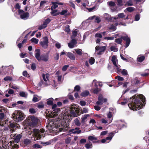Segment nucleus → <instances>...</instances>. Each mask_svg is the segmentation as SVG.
<instances>
[{
  "label": "nucleus",
  "instance_id": "f257e3e1",
  "mask_svg": "<svg viewBox=\"0 0 149 149\" xmlns=\"http://www.w3.org/2000/svg\"><path fill=\"white\" fill-rule=\"evenodd\" d=\"M71 111H70V114H68V112L63 113L60 115L59 119L62 121L60 123L59 125L61 127L59 128L60 132L67 130L68 129V121L70 120V115L73 116H76L77 113L79 111V106L76 104H72L70 107Z\"/></svg>",
  "mask_w": 149,
  "mask_h": 149
},
{
  "label": "nucleus",
  "instance_id": "f03ea898",
  "mask_svg": "<svg viewBox=\"0 0 149 149\" xmlns=\"http://www.w3.org/2000/svg\"><path fill=\"white\" fill-rule=\"evenodd\" d=\"M132 103L128 106L130 109L137 110L141 109L143 105L142 102L145 103V98L142 95H136L132 97Z\"/></svg>",
  "mask_w": 149,
  "mask_h": 149
},
{
  "label": "nucleus",
  "instance_id": "7ed1b4c3",
  "mask_svg": "<svg viewBox=\"0 0 149 149\" xmlns=\"http://www.w3.org/2000/svg\"><path fill=\"white\" fill-rule=\"evenodd\" d=\"M35 52V57L39 61H43L46 62L48 61L49 59L48 56L47 55L40 56V50L39 49H36Z\"/></svg>",
  "mask_w": 149,
  "mask_h": 149
},
{
  "label": "nucleus",
  "instance_id": "20e7f679",
  "mask_svg": "<svg viewBox=\"0 0 149 149\" xmlns=\"http://www.w3.org/2000/svg\"><path fill=\"white\" fill-rule=\"evenodd\" d=\"M44 132L45 130L43 129L40 130L36 129H33V136L34 138V140H38L40 139Z\"/></svg>",
  "mask_w": 149,
  "mask_h": 149
},
{
  "label": "nucleus",
  "instance_id": "39448f33",
  "mask_svg": "<svg viewBox=\"0 0 149 149\" xmlns=\"http://www.w3.org/2000/svg\"><path fill=\"white\" fill-rule=\"evenodd\" d=\"M13 119L16 120L17 122L21 121L24 118V114L19 111H15L13 115Z\"/></svg>",
  "mask_w": 149,
  "mask_h": 149
},
{
  "label": "nucleus",
  "instance_id": "423d86ee",
  "mask_svg": "<svg viewBox=\"0 0 149 149\" xmlns=\"http://www.w3.org/2000/svg\"><path fill=\"white\" fill-rule=\"evenodd\" d=\"M49 74H43L42 75V78L44 81H41L39 83V86H46L49 84Z\"/></svg>",
  "mask_w": 149,
  "mask_h": 149
},
{
  "label": "nucleus",
  "instance_id": "0eeeda50",
  "mask_svg": "<svg viewBox=\"0 0 149 149\" xmlns=\"http://www.w3.org/2000/svg\"><path fill=\"white\" fill-rule=\"evenodd\" d=\"M27 120L28 123L32 126L36 125L38 121V118L33 116H29L27 118Z\"/></svg>",
  "mask_w": 149,
  "mask_h": 149
},
{
  "label": "nucleus",
  "instance_id": "6e6552de",
  "mask_svg": "<svg viewBox=\"0 0 149 149\" xmlns=\"http://www.w3.org/2000/svg\"><path fill=\"white\" fill-rule=\"evenodd\" d=\"M18 12L21 19L25 20L29 18V14L28 13L24 12L23 10L20 9L18 10Z\"/></svg>",
  "mask_w": 149,
  "mask_h": 149
},
{
  "label": "nucleus",
  "instance_id": "1a4fd4ad",
  "mask_svg": "<svg viewBox=\"0 0 149 149\" xmlns=\"http://www.w3.org/2000/svg\"><path fill=\"white\" fill-rule=\"evenodd\" d=\"M48 39L46 36L44 37L42 40L41 41L40 44L41 47L44 48L46 49L48 46Z\"/></svg>",
  "mask_w": 149,
  "mask_h": 149
},
{
  "label": "nucleus",
  "instance_id": "9d476101",
  "mask_svg": "<svg viewBox=\"0 0 149 149\" xmlns=\"http://www.w3.org/2000/svg\"><path fill=\"white\" fill-rule=\"evenodd\" d=\"M105 49V46H97L95 47L96 52L98 55L102 54V53L104 52Z\"/></svg>",
  "mask_w": 149,
  "mask_h": 149
},
{
  "label": "nucleus",
  "instance_id": "9b49d317",
  "mask_svg": "<svg viewBox=\"0 0 149 149\" xmlns=\"http://www.w3.org/2000/svg\"><path fill=\"white\" fill-rule=\"evenodd\" d=\"M107 99L103 98L102 96L100 95L99 96L98 100L96 102V104L98 105H101L103 104V102H106L107 101Z\"/></svg>",
  "mask_w": 149,
  "mask_h": 149
},
{
  "label": "nucleus",
  "instance_id": "f8f14e48",
  "mask_svg": "<svg viewBox=\"0 0 149 149\" xmlns=\"http://www.w3.org/2000/svg\"><path fill=\"white\" fill-rule=\"evenodd\" d=\"M81 130L79 127H76L75 129H71L69 130V132L72 134H79L81 133Z\"/></svg>",
  "mask_w": 149,
  "mask_h": 149
},
{
  "label": "nucleus",
  "instance_id": "ddd939ff",
  "mask_svg": "<svg viewBox=\"0 0 149 149\" xmlns=\"http://www.w3.org/2000/svg\"><path fill=\"white\" fill-rule=\"evenodd\" d=\"M122 38L123 40L126 41L125 46L126 47H127L129 46L130 42V38L128 37L127 35H125Z\"/></svg>",
  "mask_w": 149,
  "mask_h": 149
},
{
  "label": "nucleus",
  "instance_id": "4468645a",
  "mask_svg": "<svg viewBox=\"0 0 149 149\" xmlns=\"http://www.w3.org/2000/svg\"><path fill=\"white\" fill-rule=\"evenodd\" d=\"M77 43L76 40L73 39L71 42L68 44V47L70 48H72L74 47L75 45Z\"/></svg>",
  "mask_w": 149,
  "mask_h": 149
},
{
  "label": "nucleus",
  "instance_id": "2eb2a0df",
  "mask_svg": "<svg viewBox=\"0 0 149 149\" xmlns=\"http://www.w3.org/2000/svg\"><path fill=\"white\" fill-rule=\"evenodd\" d=\"M52 110V114L53 117H54L57 115L58 113H59L60 111V109L59 108L55 109Z\"/></svg>",
  "mask_w": 149,
  "mask_h": 149
},
{
  "label": "nucleus",
  "instance_id": "dca6fc26",
  "mask_svg": "<svg viewBox=\"0 0 149 149\" xmlns=\"http://www.w3.org/2000/svg\"><path fill=\"white\" fill-rule=\"evenodd\" d=\"M103 17L105 19L108 21H111L112 18L114 19V17H111L110 15L107 13H105L103 15Z\"/></svg>",
  "mask_w": 149,
  "mask_h": 149
},
{
  "label": "nucleus",
  "instance_id": "f3484780",
  "mask_svg": "<svg viewBox=\"0 0 149 149\" xmlns=\"http://www.w3.org/2000/svg\"><path fill=\"white\" fill-rule=\"evenodd\" d=\"M49 120H51L50 122H49L48 125L49 126H50V127H52V129H50L51 130H52L53 131H55V129L56 128L55 127L54 128V127H55V125L56 124L55 123H54V121L52 120V119H50Z\"/></svg>",
  "mask_w": 149,
  "mask_h": 149
},
{
  "label": "nucleus",
  "instance_id": "a211bd4d",
  "mask_svg": "<svg viewBox=\"0 0 149 149\" xmlns=\"http://www.w3.org/2000/svg\"><path fill=\"white\" fill-rule=\"evenodd\" d=\"M111 61L114 66L118 64V60L117 59V57L116 56H114L112 57Z\"/></svg>",
  "mask_w": 149,
  "mask_h": 149
},
{
  "label": "nucleus",
  "instance_id": "6ab92c4d",
  "mask_svg": "<svg viewBox=\"0 0 149 149\" xmlns=\"http://www.w3.org/2000/svg\"><path fill=\"white\" fill-rule=\"evenodd\" d=\"M41 99V97L38 96L36 95H34L33 98L32 99V101L33 102H35L38 101L39 100H40Z\"/></svg>",
  "mask_w": 149,
  "mask_h": 149
},
{
  "label": "nucleus",
  "instance_id": "aec40b11",
  "mask_svg": "<svg viewBox=\"0 0 149 149\" xmlns=\"http://www.w3.org/2000/svg\"><path fill=\"white\" fill-rule=\"evenodd\" d=\"M7 72L6 69V66H2L0 68V74H6Z\"/></svg>",
  "mask_w": 149,
  "mask_h": 149
},
{
  "label": "nucleus",
  "instance_id": "412c9836",
  "mask_svg": "<svg viewBox=\"0 0 149 149\" xmlns=\"http://www.w3.org/2000/svg\"><path fill=\"white\" fill-rule=\"evenodd\" d=\"M14 136V141L15 142L18 143L20 139L22 137V136L21 134H19L15 136Z\"/></svg>",
  "mask_w": 149,
  "mask_h": 149
},
{
  "label": "nucleus",
  "instance_id": "4be33fe9",
  "mask_svg": "<svg viewBox=\"0 0 149 149\" xmlns=\"http://www.w3.org/2000/svg\"><path fill=\"white\" fill-rule=\"evenodd\" d=\"M67 56L71 60H74L75 59V57L74 55L71 52H68L67 54Z\"/></svg>",
  "mask_w": 149,
  "mask_h": 149
},
{
  "label": "nucleus",
  "instance_id": "5701e85b",
  "mask_svg": "<svg viewBox=\"0 0 149 149\" xmlns=\"http://www.w3.org/2000/svg\"><path fill=\"white\" fill-rule=\"evenodd\" d=\"M119 34H116L114 36H112V37H106L104 38L105 40H112L114 39L115 37L117 38V37H119Z\"/></svg>",
  "mask_w": 149,
  "mask_h": 149
},
{
  "label": "nucleus",
  "instance_id": "b1692460",
  "mask_svg": "<svg viewBox=\"0 0 149 149\" xmlns=\"http://www.w3.org/2000/svg\"><path fill=\"white\" fill-rule=\"evenodd\" d=\"M114 67L116 70V72L118 73L121 72V69L120 68V65L117 64L114 65Z\"/></svg>",
  "mask_w": 149,
  "mask_h": 149
},
{
  "label": "nucleus",
  "instance_id": "393cba45",
  "mask_svg": "<svg viewBox=\"0 0 149 149\" xmlns=\"http://www.w3.org/2000/svg\"><path fill=\"white\" fill-rule=\"evenodd\" d=\"M89 116V114L84 115L81 118V122L84 123L86 121L88 117Z\"/></svg>",
  "mask_w": 149,
  "mask_h": 149
},
{
  "label": "nucleus",
  "instance_id": "a878e982",
  "mask_svg": "<svg viewBox=\"0 0 149 149\" xmlns=\"http://www.w3.org/2000/svg\"><path fill=\"white\" fill-rule=\"evenodd\" d=\"M123 36H121L120 38L116 39L115 40V42L118 44H121L123 38Z\"/></svg>",
  "mask_w": 149,
  "mask_h": 149
},
{
  "label": "nucleus",
  "instance_id": "bb28decb",
  "mask_svg": "<svg viewBox=\"0 0 149 149\" xmlns=\"http://www.w3.org/2000/svg\"><path fill=\"white\" fill-rule=\"evenodd\" d=\"M125 15L123 13H119L118 15V16H116L114 17V19H116L118 18H123L125 17Z\"/></svg>",
  "mask_w": 149,
  "mask_h": 149
},
{
  "label": "nucleus",
  "instance_id": "cd10ccee",
  "mask_svg": "<svg viewBox=\"0 0 149 149\" xmlns=\"http://www.w3.org/2000/svg\"><path fill=\"white\" fill-rule=\"evenodd\" d=\"M88 139L89 140L92 141L93 142H94V141L97 140V138L94 136H91L88 137Z\"/></svg>",
  "mask_w": 149,
  "mask_h": 149
},
{
  "label": "nucleus",
  "instance_id": "c85d7f7f",
  "mask_svg": "<svg viewBox=\"0 0 149 149\" xmlns=\"http://www.w3.org/2000/svg\"><path fill=\"white\" fill-rule=\"evenodd\" d=\"M89 94V92L88 91H85L81 93V95L83 97H86Z\"/></svg>",
  "mask_w": 149,
  "mask_h": 149
},
{
  "label": "nucleus",
  "instance_id": "c756f323",
  "mask_svg": "<svg viewBox=\"0 0 149 149\" xmlns=\"http://www.w3.org/2000/svg\"><path fill=\"white\" fill-rule=\"evenodd\" d=\"M54 99L52 98H50L47 100V104L49 105H51L53 103V101L54 100Z\"/></svg>",
  "mask_w": 149,
  "mask_h": 149
},
{
  "label": "nucleus",
  "instance_id": "7c9ffc66",
  "mask_svg": "<svg viewBox=\"0 0 149 149\" xmlns=\"http://www.w3.org/2000/svg\"><path fill=\"white\" fill-rule=\"evenodd\" d=\"M52 3L53 4V6L51 7L52 10L55 9L58 7L57 2H52Z\"/></svg>",
  "mask_w": 149,
  "mask_h": 149
},
{
  "label": "nucleus",
  "instance_id": "2f4dec72",
  "mask_svg": "<svg viewBox=\"0 0 149 149\" xmlns=\"http://www.w3.org/2000/svg\"><path fill=\"white\" fill-rule=\"evenodd\" d=\"M39 40L36 38H33L31 40V41L34 44H37Z\"/></svg>",
  "mask_w": 149,
  "mask_h": 149
},
{
  "label": "nucleus",
  "instance_id": "473e14b6",
  "mask_svg": "<svg viewBox=\"0 0 149 149\" xmlns=\"http://www.w3.org/2000/svg\"><path fill=\"white\" fill-rule=\"evenodd\" d=\"M23 142L24 146H25L29 144L31 142V140L29 139H25L24 140Z\"/></svg>",
  "mask_w": 149,
  "mask_h": 149
},
{
  "label": "nucleus",
  "instance_id": "72a5a7b5",
  "mask_svg": "<svg viewBox=\"0 0 149 149\" xmlns=\"http://www.w3.org/2000/svg\"><path fill=\"white\" fill-rule=\"evenodd\" d=\"M19 94L20 96L25 98L27 97L28 95L27 93H26L24 92H20Z\"/></svg>",
  "mask_w": 149,
  "mask_h": 149
},
{
  "label": "nucleus",
  "instance_id": "f704fd0d",
  "mask_svg": "<svg viewBox=\"0 0 149 149\" xmlns=\"http://www.w3.org/2000/svg\"><path fill=\"white\" fill-rule=\"evenodd\" d=\"M56 10H53L51 12V14L53 16H55L59 15V12H57Z\"/></svg>",
  "mask_w": 149,
  "mask_h": 149
},
{
  "label": "nucleus",
  "instance_id": "c9c22d12",
  "mask_svg": "<svg viewBox=\"0 0 149 149\" xmlns=\"http://www.w3.org/2000/svg\"><path fill=\"white\" fill-rule=\"evenodd\" d=\"M74 121L75 125L77 126H79L81 125L80 123L77 118H76L74 120Z\"/></svg>",
  "mask_w": 149,
  "mask_h": 149
},
{
  "label": "nucleus",
  "instance_id": "e433bc0d",
  "mask_svg": "<svg viewBox=\"0 0 149 149\" xmlns=\"http://www.w3.org/2000/svg\"><path fill=\"white\" fill-rule=\"evenodd\" d=\"M107 4L110 7L112 8L114 7L115 4L114 2L113 1H109L107 2Z\"/></svg>",
  "mask_w": 149,
  "mask_h": 149
},
{
  "label": "nucleus",
  "instance_id": "4c0bfd02",
  "mask_svg": "<svg viewBox=\"0 0 149 149\" xmlns=\"http://www.w3.org/2000/svg\"><path fill=\"white\" fill-rule=\"evenodd\" d=\"M75 51L79 55H81L83 53L82 50L81 49H75Z\"/></svg>",
  "mask_w": 149,
  "mask_h": 149
},
{
  "label": "nucleus",
  "instance_id": "58836bf2",
  "mask_svg": "<svg viewBox=\"0 0 149 149\" xmlns=\"http://www.w3.org/2000/svg\"><path fill=\"white\" fill-rule=\"evenodd\" d=\"M107 116L108 118L110 119L109 120V123H110L112 122V121L113 120L112 118H111L112 116V115L111 112H109L108 114H107Z\"/></svg>",
  "mask_w": 149,
  "mask_h": 149
},
{
  "label": "nucleus",
  "instance_id": "ea45409f",
  "mask_svg": "<svg viewBox=\"0 0 149 149\" xmlns=\"http://www.w3.org/2000/svg\"><path fill=\"white\" fill-rule=\"evenodd\" d=\"M47 25L44 22H43V24L39 26L38 29L39 30H41L45 28L47 26Z\"/></svg>",
  "mask_w": 149,
  "mask_h": 149
},
{
  "label": "nucleus",
  "instance_id": "a19ab883",
  "mask_svg": "<svg viewBox=\"0 0 149 149\" xmlns=\"http://www.w3.org/2000/svg\"><path fill=\"white\" fill-rule=\"evenodd\" d=\"M13 69V67L12 66H6V71H7V72L10 70H12Z\"/></svg>",
  "mask_w": 149,
  "mask_h": 149
},
{
  "label": "nucleus",
  "instance_id": "79ce46f5",
  "mask_svg": "<svg viewBox=\"0 0 149 149\" xmlns=\"http://www.w3.org/2000/svg\"><path fill=\"white\" fill-rule=\"evenodd\" d=\"M134 10V8L133 7H129L126 8V10L127 11L131 12L133 11Z\"/></svg>",
  "mask_w": 149,
  "mask_h": 149
},
{
  "label": "nucleus",
  "instance_id": "37998d69",
  "mask_svg": "<svg viewBox=\"0 0 149 149\" xmlns=\"http://www.w3.org/2000/svg\"><path fill=\"white\" fill-rule=\"evenodd\" d=\"M113 134L112 132L110 133L109 134L110 136L107 137L106 138V140H109L110 141L111 140V139H112V137L113 136Z\"/></svg>",
  "mask_w": 149,
  "mask_h": 149
},
{
  "label": "nucleus",
  "instance_id": "c03bdc74",
  "mask_svg": "<svg viewBox=\"0 0 149 149\" xmlns=\"http://www.w3.org/2000/svg\"><path fill=\"white\" fill-rule=\"evenodd\" d=\"M85 147L87 149L91 148L92 147V144L91 143H87L85 145Z\"/></svg>",
  "mask_w": 149,
  "mask_h": 149
},
{
  "label": "nucleus",
  "instance_id": "a18cd8bd",
  "mask_svg": "<svg viewBox=\"0 0 149 149\" xmlns=\"http://www.w3.org/2000/svg\"><path fill=\"white\" fill-rule=\"evenodd\" d=\"M110 49L111 51H113L114 52H116L118 51V49L114 46L111 47Z\"/></svg>",
  "mask_w": 149,
  "mask_h": 149
},
{
  "label": "nucleus",
  "instance_id": "49530a36",
  "mask_svg": "<svg viewBox=\"0 0 149 149\" xmlns=\"http://www.w3.org/2000/svg\"><path fill=\"white\" fill-rule=\"evenodd\" d=\"M144 56H140L138 57L137 58V60L139 62H142L144 59Z\"/></svg>",
  "mask_w": 149,
  "mask_h": 149
},
{
  "label": "nucleus",
  "instance_id": "de8ad7c7",
  "mask_svg": "<svg viewBox=\"0 0 149 149\" xmlns=\"http://www.w3.org/2000/svg\"><path fill=\"white\" fill-rule=\"evenodd\" d=\"M12 79V78L10 76H7L4 78V80L5 81H11Z\"/></svg>",
  "mask_w": 149,
  "mask_h": 149
},
{
  "label": "nucleus",
  "instance_id": "09e8293b",
  "mask_svg": "<svg viewBox=\"0 0 149 149\" xmlns=\"http://www.w3.org/2000/svg\"><path fill=\"white\" fill-rule=\"evenodd\" d=\"M37 105L38 108H42L44 107V105L42 102H40L37 104Z\"/></svg>",
  "mask_w": 149,
  "mask_h": 149
},
{
  "label": "nucleus",
  "instance_id": "8fccbe9b",
  "mask_svg": "<svg viewBox=\"0 0 149 149\" xmlns=\"http://www.w3.org/2000/svg\"><path fill=\"white\" fill-rule=\"evenodd\" d=\"M125 5H127L128 6H131L133 5V2L132 0H130L128 1Z\"/></svg>",
  "mask_w": 149,
  "mask_h": 149
},
{
  "label": "nucleus",
  "instance_id": "3c124183",
  "mask_svg": "<svg viewBox=\"0 0 149 149\" xmlns=\"http://www.w3.org/2000/svg\"><path fill=\"white\" fill-rule=\"evenodd\" d=\"M88 112V109L87 108L84 107V108L82 111V113H86Z\"/></svg>",
  "mask_w": 149,
  "mask_h": 149
},
{
  "label": "nucleus",
  "instance_id": "603ef678",
  "mask_svg": "<svg viewBox=\"0 0 149 149\" xmlns=\"http://www.w3.org/2000/svg\"><path fill=\"white\" fill-rule=\"evenodd\" d=\"M70 26L68 25H67L65 26V31H66L68 33H69L70 31Z\"/></svg>",
  "mask_w": 149,
  "mask_h": 149
},
{
  "label": "nucleus",
  "instance_id": "864d4df0",
  "mask_svg": "<svg viewBox=\"0 0 149 149\" xmlns=\"http://www.w3.org/2000/svg\"><path fill=\"white\" fill-rule=\"evenodd\" d=\"M89 62L91 65L93 64L95 62L94 59L93 58H91L89 59Z\"/></svg>",
  "mask_w": 149,
  "mask_h": 149
},
{
  "label": "nucleus",
  "instance_id": "5fc2aeb1",
  "mask_svg": "<svg viewBox=\"0 0 149 149\" xmlns=\"http://www.w3.org/2000/svg\"><path fill=\"white\" fill-rule=\"evenodd\" d=\"M68 12L67 10H62L61 12H59V14H60L61 15H64L65 14Z\"/></svg>",
  "mask_w": 149,
  "mask_h": 149
},
{
  "label": "nucleus",
  "instance_id": "6e6d98bb",
  "mask_svg": "<svg viewBox=\"0 0 149 149\" xmlns=\"http://www.w3.org/2000/svg\"><path fill=\"white\" fill-rule=\"evenodd\" d=\"M33 147L34 148H42V146L39 144H36L33 146Z\"/></svg>",
  "mask_w": 149,
  "mask_h": 149
},
{
  "label": "nucleus",
  "instance_id": "4d7b16f0",
  "mask_svg": "<svg viewBox=\"0 0 149 149\" xmlns=\"http://www.w3.org/2000/svg\"><path fill=\"white\" fill-rule=\"evenodd\" d=\"M71 141V138L70 137L67 138L65 139V143L67 144L70 143Z\"/></svg>",
  "mask_w": 149,
  "mask_h": 149
},
{
  "label": "nucleus",
  "instance_id": "13d9d810",
  "mask_svg": "<svg viewBox=\"0 0 149 149\" xmlns=\"http://www.w3.org/2000/svg\"><path fill=\"white\" fill-rule=\"evenodd\" d=\"M121 74L123 75H127V70L125 69H123L122 71L121 70Z\"/></svg>",
  "mask_w": 149,
  "mask_h": 149
},
{
  "label": "nucleus",
  "instance_id": "bf43d9fd",
  "mask_svg": "<svg viewBox=\"0 0 149 149\" xmlns=\"http://www.w3.org/2000/svg\"><path fill=\"white\" fill-rule=\"evenodd\" d=\"M109 29L113 31L116 29V27L113 25H112L109 28Z\"/></svg>",
  "mask_w": 149,
  "mask_h": 149
},
{
  "label": "nucleus",
  "instance_id": "052dcab7",
  "mask_svg": "<svg viewBox=\"0 0 149 149\" xmlns=\"http://www.w3.org/2000/svg\"><path fill=\"white\" fill-rule=\"evenodd\" d=\"M58 81V82H61L62 81V76L61 75H58L57 76Z\"/></svg>",
  "mask_w": 149,
  "mask_h": 149
},
{
  "label": "nucleus",
  "instance_id": "680f3d73",
  "mask_svg": "<svg viewBox=\"0 0 149 149\" xmlns=\"http://www.w3.org/2000/svg\"><path fill=\"white\" fill-rule=\"evenodd\" d=\"M80 87L79 85L76 86L74 87V91H78L80 89Z\"/></svg>",
  "mask_w": 149,
  "mask_h": 149
},
{
  "label": "nucleus",
  "instance_id": "e2e57ef3",
  "mask_svg": "<svg viewBox=\"0 0 149 149\" xmlns=\"http://www.w3.org/2000/svg\"><path fill=\"white\" fill-rule=\"evenodd\" d=\"M140 19V15L139 14L136 15L135 17V21H138Z\"/></svg>",
  "mask_w": 149,
  "mask_h": 149
},
{
  "label": "nucleus",
  "instance_id": "0e129e2a",
  "mask_svg": "<svg viewBox=\"0 0 149 149\" xmlns=\"http://www.w3.org/2000/svg\"><path fill=\"white\" fill-rule=\"evenodd\" d=\"M117 1L118 4V5L119 6H122L123 4L122 3V0H116Z\"/></svg>",
  "mask_w": 149,
  "mask_h": 149
},
{
  "label": "nucleus",
  "instance_id": "69168bd1",
  "mask_svg": "<svg viewBox=\"0 0 149 149\" xmlns=\"http://www.w3.org/2000/svg\"><path fill=\"white\" fill-rule=\"evenodd\" d=\"M82 106H84L86 104V103L84 101L81 100L80 101L79 103Z\"/></svg>",
  "mask_w": 149,
  "mask_h": 149
},
{
  "label": "nucleus",
  "instance_id": "338daca9",
  "mask_svg": "<svg viewBox=\"0 0 149 149\" xmlns=\"http://www.w3.org/2000/svg\"><path fill=\"white\" fill-rule=\"evenodd\" d=\"M95 37L101 38L102 37L101 33H97L95 35Z\"/></svg>",
  "mask_w": 149,
  "mask_h": 149
},
{
  "label": "nucleus",
  "instance_id": "774afa93",
  "mask_svg": "<svg viewBox=\"0 0 149 149\" xmlns=\"http://www.w3.org/2000/svg\"><path fill=\"white\" fill-rule=\"evenodd\" d=\"M68 67L69 65H65L62 68V70L63 71H65Z\"/></svg>",
  "mask_w": 149,
  "mask_h": 149
}]
</instances>
